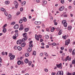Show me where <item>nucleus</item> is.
Instances as JSON below:
<instances>
[{"label":"nucleus","instance_id":"nucleus-1","mask_svg":"<svg viewBox=\"0 0 75 75\" xmlns=\"http://www.w3.org/2000/svg\"><path fill=\"white\" fill-rule=\"evenodd\" d=\"M29 46L30 47L28 49V52H31L32 51V48L31 47H33V41H30L29 42Z\"/></svg>","mask_w":75,"mask_h":75},{"label":"nucleus","instance_id":"nucleus-2","mask_svg":"<svg viewBox=\"0 0 75 75\" xmlns=\"http://www.w3.org/2000/svg\"><path fill=\"white\" fill-rule=\"evenodd\" d=\"M23 36L24 38L21 41L22 42H24L25 40H27V33H23Z\"/></svg>","mask_w":75,"mask_h":75},{"label":"nucleus","instance_id":"nucleus-3","mask_svg":"<svg viewBox=\"0 0 75 75\" xmlns=\"http://www.w3.org/2000/svg\"><path fill=\"white\" fill-rule=\"evenodd\" d=\"M62 24L64 25V27H67V25H68V24L67 23V21H66V20H63L62 21Z\"/></svg>","mask_w":75,"mask_h":75},{"label":"nucleus","instance_id":"nucleus-4","mask_svg":"<svg viewBox=\"0 0 75 75\" xmlns=\"http://www.w3.org/2000/svg\"><path fill=\"white\" fill-rule=\"evenodd\" d=\"M64 72L63 71H62V72L61 71H59L57 73V75H63Z\"/></svg>","mask_w":75,"mask_h":75},{"label":"nucleus","instance_id":"nucleus-5","mask_svg":"<svg viewBox=\"0 0 75 75\" xmlns=\"http://www.w3.org/2000/svg\"><path fill=\"white\" fill-rule=\"evenodd\" d=\"M18 36V33H16L15 34V35H13V38L14 40H16L17 39V37Z\"/></svg>","mask_w":75,"mask_h":75},{"label":"nucleus","instance_id":"nucleus-6","mask_svg":"<svg viewBox=\"0 0 75 75\" xmlns=\"http://www.w3.org/2000/svg\"><path fill=\"white\" fill-rule=\"evenodd\" d=\"M14 4L15 5V8H18V2H17L16 1H14Z\"/></svg>","mask_w":75,"mask_h":75},{"label":"nucleus","instance_id":"nucleus-7","mask_svg":"<svg viewBox=\"0 0 75 75\" xmlns=\"http://www.w3.org/2000/svg\"><path fill=\"white\" fill-rule=\"evenodd\" d=\"M56 67H57L58 68H60V69H62V64L61 63H60L59 64H57L56 65Z\"/></svg>","mask_w":75,"mask_h":75},{"label":"nucleus","instance_id":"nucleus-8","mask_svg":"<svg viewBox=\"0 0 75 75\" xmlns=\"http://www.w3.org/2000/svg\"><path fill=\"white\" fill-rule=\"evenodd\" d=\"M19 27V26H18V25L16 24L14 26L13 28L14 29L17 30V29H18V28Z\"/></svg>","mask_w":75,"mask_h":75},{"label":"nucleus","instance_id":"nucleus-9","mask_svg":"<svg viewBox=\"0 0 75 75\" xmlns=\"http://www.w3.org/2000/svg\"><path fill=\"white\" fill-rule=\"evenodd\" d=\"M21 42H22V41L21 40H18L17 42V44H21Z\"/></svg>","mask_w":75,"mask_h":75},{"label":"nucleus","instance_id":"nucleus-10","mask_svg":"<svg viewBox=\"0 0 75 75\" xmlns=\"http://www.w3.org/2000/svg\"><path fill=\"white\" fill-rule=\"evenodd\" d=\"M35 39H36L37 41H39V37L38 36V35H37V34H36L35 35Z\"/></svg>","mask_w":75,"mask_h":75},{"label":"nucleus","instance_id":"nucleus-11","mask_svg":"<svg viewBox=\"0 0 75 75\" xmlns=\"http://www.w3.org/2000/svg\"><path fill=\"white\" fill-rule=\"evenodd\" d=\"M14 58H15V56L14 55H12L10 57V59L11 60H13V59H14Z\"/></svg>","mask_w":75,"mask_h":75},{"label":"nucleus","instance_id":"nucleus-12","mask_svg":"<svg viewBox=\"0 0 75 75\" xmlns=\"http://www.w3.org/2000/svg\"><path fill=\"white\" fill-rule=\"evenodd\" d=\"M29 28H25L24 29L25 32H28L29 30Z\"/></svg>","mask_w":75,"mask_h":75},{"label":"nucleus","instance_id":"nucleus-13","mask_svg":"<svg viewBox=\"0 0 75 75\" xmlns=\"http://www.w3.org/2000/svg\"><path fill=\"white\" fill-rule=\"evenodd\" d=\"M64 9V7L62 6L59 9V11H62Z\"/></svg>","mask_w":75,"mask_h":75},{"label":"nucleus","instance_id":"nucleus-14","mask_svg":"<svg viewBox=\"0 0 75 75\" xmlns=\"http://www.w3.org/2000/svg\"><path fill=\"white\" fill-rule=\"evenodd\" d=\"M3 28V30H2V32H3V33H6V32H7V30L6 28Z\"/></svg>","mask_w":75,"mask_h":75},{"label":"nucleus","instance_id":"nucleus-15","mask_svg":"<svg viewBox=\"0 0 75 75\" xmlns=\"http://www.w3.org/2000/svg\"><path fill=\"white\" fill-rule=\"evenodd\" d=\"M67 29L68 30H71L72 29V26H69L68 27Z\"/></svg>","mask_w":75,"mask_h":75},{"label":"nucleus","instance_id":"nucleus-16","mask_svg":"<svg viewBox=\"0 0 75 75\" xmlns=\"http://www.w3.org/2000/svg\"><path fill=\"white\" fill-rule=\"evenodd\" d=\"M62 29H61L59 30V31L58 33V35H61V34H62Z\"/></svg>","mask_w":75,"mask_h":75},{"label":"nucleus","instance_id":"nucleus-17","mask_svg":"<svg viewBox=\"0 0 75 75\" xmlns=\"http://www.w3.org/2000/svg\"><path fill=\"white\" fill-rule=\"evenodd\" d=\"M17 49L18 51H21L22 50V47H20V46H18L17 47Z\"/></svg>","mask_w":75,"mask_h":75},{"label":"nucleus","instance_id":"nucleus-18","mask_svg":"<svg viewBox=\"0 0 75 75\" xmlns=\"http://www.w3.org/2000/svg\"><path fill=\"white\" fill-rule=\"evenodd\" d=\"M39 24H41V22H37V21H35V24H36V25H38L39 24Z\"/></svg>","mask_w":75,"mask_h":75},{"label":"nucleus","instance_id":"nucleus-19","mask_svg":"<svg viewBox=\"0 0 75 75\" xmlns=\"http://www.w3.org/2000/svg\"><path fill=\"white\" fill-rule=\"evenodd\" d=\"M69 44V42H68L67 40H66L65 41V45H68Z\"/></svg>","mask_w":75,"mask_h":75},{"label":"nucleus","instance_id":"nucleus-20","mask_svg":"<svg viewBox=\"0 0 75 75\" xmlns=\"http://www.w3.org/2000/svg\"><path fill=\"white\" fill-rule=\"evenodd\" d=\"M44 55H45V57H47L48 56V53H47V52H44Z\"/></svg>","mask_w":75,"mask_h":75},{"label":"nucleus","instance_id":"nucleus-21","mask_svg":"<svg viewBox=\"0 0 75 75\" xmlns=\"http://www.w3.org/2000/svg\"><path fill=\"white\" fill-rule=\"evenodd\" d=\"M54 30H55V28L54 27H53L51 29L50 31L51 32H54Z\"/></svg>","mask_w":75,"mask_h":75},{"label":"nucleus","instance_id":"nucleus-22","mask_svg":"<svg viewBox=\"0 0 75 75\" xmlns=\"http://www.w3.org/2000/svg\"><path fill=\"white\" fill-rule=\"evenodd\" d=\"M25 4H26V2L25 1H23L21 3L22 6H23V5H25Z\"/></svg>","mask_w":75,"mask_h":75},{"label":"nucleus","instance_id":"nucleus-23","mask_svg":"<svg viewBox=\"0 0 75 75\" xmlns=\"http://www.w3.org/2000/svg\"><path fill=\"white\" fill-rule=\"evenodd\" d=\"M1 11H3V12H5V11H6L5 9H4L3 8H1Z\"/></svg>","mask_w":75,"mask_h":75},{"label":"nucleus","instance_id":"nucleus-24","mask_svg":"<svg viewBox=\"0 0 75 75\" xmlns=\"http://www.w3.org/2000/svg\"><path fill=\"white\" fill-rule=\"evenodd\" d=\"M7 26V24H5L2 27V28H6Z\"/></svg>","mask_w":75,"mask_h":75},{"label":"nucleus","instance_id":"nucleus-25","mask_svg":"<svg viewBox=\"0 0 75 75\" xmlns=\"http://www.w3.org/2000/svg\"><path fill=\"white\" fill-rule=\"evenodd\" d=\"M66 74L67 75H72V73H71L69 72H67L66 73Z\"/></svg>","mask_w":75,"mask_h":75},{"label":"nucleus","instance_id":"nucleus-26","mask_svg":"<svg viewBox=\"0 0 75 75\" xmlns=\"http://www.w3.org/2000/svg\"><path fill=\"white\" fill-rule=\"evenodd\" d=\"M25 63L27 64V63H28V59H26L25 60Z\"/></svg>","mask_w":75,"mask_h":75},{"label":"nucleus","instance_id":"nucleus-27","mask_svg":"<svg viewBox=\"0 0 75 75\" xmlns=\"http://www.w3.org/2000/svg\"><path fill=\"white\" fill-rule=\"evenodd\" d=\"M25 57H28V56H29V53H27L25 54Z\"/></svg>","mask_w":75,"mask_h":75},{"label":"nucleus","instance_id":"nucleus-28","mask_svg":"<svg viewBox=\"0 0 75 75\" xmlns=\"http://www.w3.org/2000/svg\"><path fill=\"white\" fill-rule=\"evenodd\" d=\"M23 21H24L25 22V21H27V18H23Z\"/></svg>","mask_w":75,"mask_h":75},{"label":"nucleus","instance_id":"nucleus-29","mask_svg":"<svg viewBox=\"0 0 75 75\" xmlns=\"http://www.w3.org/2000/svg\"><path fill=\"white\" fill-rule=\"evenodd\" d=\"M23 19H21L20 21H19V23L20 24H21L23 23Z\"/></svg>","mask_w":75,"mask_h":75},{"label":"nucleus","instance_id":"nucleus-30","mask_svg":"<svg viewBox=\"0 0 75 75\" xmlns=\"http://www.w3.org/2000/svg\"><path fill=\"white\" fill-rule=\"evenodd\" d=\"M9 18H10V19H11V15L10 14L9 15L8 17V19H9Z\"/></svg>","mask_w":75,"mask_h":75},{"label":"nucleus","instance_id":"nucleus-31","mask_svg":"<svg viewBox=\"0 0 75 75\" xmlns=\"http://www.w3.org/2000/svg\"><path fill=\"white\" fill-rule=\"evenodd\" d=\"M10 2L8 1H7L5 2V4H6L7 5L9 4Z\"/></svg>","mask_w":75,"mask_h":75},{"label":"nucleus","instance_id":"nucleus-32","mask_svg":"<svg viewBox=\"0 0 75 75\" xmlns=\"http://www.w3.org/2000/svg\"><path fill=\"white\" fill-rule=\"evenodd\" d=\"M45 38L46 39H47V40H48L49 38V36L48 35H46L45 36Z\"/></svg>","mask_w":75,"mask_h":75},{"label":"nucleus","instance_id":"nucleus-33","mask_svg":"<svg viewBox=\"0 0 75 75\" xmlns=\"http://www.w3.org/2000/svg\"><path fill=\"white\" fill-rule=\"evenodd\" d=\"M32 55H36V52L35 51H34L33 52V54H32Z\"/></svg>","mask_w":75,"mask_h":75},{"label":"nucleus","instance_id":"nucleus-34","mask_svg":"<svg viewBox=\"0 0 75 75\" xmlns=\"http://www.w3.org/2000/svg\"><path fill=\"white\" fill-rule=\"evenodd\" d=\"M21 61H18L17 62V64L18 65H20V64H21Z\"/></svg>","mask_w":75,"mask_h":75},{"label":"nucleus","instance_id":"nucleus-35","mask_svg":"<svg viewBox=\"0 0 75 75\" xmlns=\"http://www.w3.org/2000/svg\"><path fill=\"white\" fill-rule=\"evenodd\" d=\"M46 30L48 32H50V29L48 28H47L46 29Z\"/></svg>","mask_w":75,"mask_h":75},{"label":"nucleus","instance_id":"nucleus-36","mask_svg":"<svg viewBox=\"0 0 75 75\" xmlns=\"http://www.w3.org/2000/svg\"><path fill=\"white\" fill-rule=\"evenodd\" d=\"M75 50H74L73 51V52L72 53V55H75Z\"/></svg>","mask_w":75,"mask_h":75},{"label":"nucleus","instance_id":"nucleus-37","mask_svg":"<svg viewBox=\"0 0 75 75\" xmlns=\"http://www.w3.org/2000/svg\"><path fill=\"white\" fill-rule=\"evenodd\" d=\"M25 45V44L24 43H22L21 44V46L22 47H24Z\"/></svg>","mask_w":75,"mask_h":75},{"label":"nucleus","instance_id":"nucleus-38","mask_svg":"<svg viewBox=\"0 0 75 75\" xmlns=\"http://www.w3.org/2000/svg\"><path fill=\"white\" fill-rule=\"evenodd\" d=\"M8 13H7V12L6 11H5L4 12V14L5 15V16H8Z\"/></svg>","mask_w":75,"mask_h":75},{"label":"nucleus","instance_id":"nucleus-39","mask_svg":"<svg viewBox=\"0 0 75 75\" xmlns=\"http://www.w3.org/2000/svg\"><path fill=\"white\" fill-rule=\"evenodd\" d=\"M44 70L45 71V72H48V69H45Z\"/></svg>","mask_w":75,"mask_h":75},{"label":"nucleus","instance_id":"nucleus-40","mask_svg":"<svg viewBox=\"0 0 75 75\" xmlns=\"http://www.w3.org/2000/svg\"><path fill=\"white\" fill-rule=\"evenodd\" d=\"M62 38L64 39V40H66V39H67V36H66V35H65L64 36H63Z\"/></svg>","mask_w":75,"mask_h":75},{"label":"nucleus","instance_id":"nucleus-41","mask_svg":"<svg viewBox=\"0 0 75 75\" xmlns=\"http://www.w3.org/2000/svg\"><path fill=\"white\" fill-rule=\"evenodd\" d=\"M15 24H16V22H13L11 23V25H14Z\"/></svg>","mask_w":75,"mask_h":75},{"label":"nucleus","instance_id":"nucleus-42","mask_svg":"<svg viewBox=\"0 0 75 75\" xmlns=\"http://www.w3.org/2000/svg\"><path fill=\"white\" fill-rule=\"evenodd\" d=\"M14 49L17 50V45L15 46L14 47Z\"/></svg>","mask_w":75,"mask_h":75},{"label":"nucleus","instance_id":"nucleus-43","mask_svg":"<svg viewBox=\"0 0 75 75\" xmlns=\"http://www.w3.org/2000/svg\"><path fill=\"white\" fill-rule=\"evenodd\" d=\"M31 63H32V62L31 61L28 62L29 66H31Z\"/></svg>","mask_w":75,"mask_h":75},{"label":"nucleus","instance_id":"nucleus-44","mask_svg":"<svg viewBox=\"0 0 75 75\" xmlns=\"http://www.w3.org/2000/svg\"><path fill=\"white\" fill-rule=\"evenodd\" d=\"M72 51V49H70L69 50V52L70 53H71V52Z\"/></svg>","mask_w":75,"mask_h":75},{"label":"nucleus","instance_id":"nucleus-45","mask_svg":"<svg viewBox=\"0 0 75 75\" xmlns=\"http://www.w3.org/2000/svg\"><path fill=\"white\" fill-rule=\"evenodd\" d=\"M72 64H75V59L72 62Z\"/></svg>","mask_w":75,"mask_h":75},{"label":"nucleus","instance_id":"nucleus-46","mask_svg":"<svg viewBox=\"0 0 75 75\" xmlns=\"http://www.w3.org/2000/svg\"><path fill=\"white\" fill-rule=\"evenodd\" d=\"M24 29V28H19V30H23Z\"/></svg>","mask_w":75,"mask_h":75},{"label":"nucleus","instance_id":"nucleus-47","mask_svg":"<svg viewBox=\"0 0 75 75\" xmlns=\"http://www.w3.org/2000/svg\"><path fill=\"white\" fill-rule=\"evenodd\" d=\"M61 2L62 4H64V0H61Z\"/></svg>","mask_w":75,"mask_h":75},{"label":"nucleus","instance_id":"nucleus-48","mask_svg":"<svg viewBox=\"0 0 75 75\" xmlns=\"http://www.w3.org/2000/svg\"><path fill=\"white\" fill-rule=\"evenodd\" d=\"M20 14V11L17 12L16 14L17 16H18L19 14Z\"/></svg>","mask_w":75,"mask_h":75},{"label":"nucleus","instance_id":"nucleus-49","mask_svg":"<svg viewBox=\"0 0 75 75\" xmlns=\"http://www.w3.org/2000/svg\"><path fill=\"white\" fill-rule=\"evenodd\" d=\"M23 7L21 8L20 9V11H23Z\"/></svg>","mask_w":75,"mask_h":75},{"label":"nucleus","instance_id":"nucleus-50","mask_svg":"<svg viewBox=\"0 0 75 75\" xmlns=\"http://www.w3.org/2000/svg\"><path fill=\"white\" fill-rule=\"evenodd\" d=\"M52 45H53V46H55V45H57V44H56V43H53L52 44Z\"/></svg>","mask_w":75,"mask_h":75},{"label":"nucleus","instance_id":"nucleus-51","mask_svg":"<svg viewBox=\"0 0 75 75\" xmlns=\"http://www.w3.org/2000/svg\"><path fill=\"white\" fill-rule=\"evenodd\" d=\"M42 26L43 28H45V25H44V24H42Z\"/></svg>","mask_w":75,"mask_h":75},{"label":"nucleus","instance_id":"nucleus-52","mask_svg":"<svg viewBox=\"0 0 75 75\" xmlns=\"http://www.w3.org/2000/svg\"><path fill=\"white\" fill-rule=\"evenodd\" d=\"M64 17H68V15L67 14H64Z\"/></svg>","mask_w":75,"mask_h":75},{"label":"nucleus","instance_id":"nucleus-53","mask_svg":"<svg viewBox=\"0 0 75 75\" xmlns=\"http://www.w3.org/2000/svg\"><path fill=\"white\" fill-rule=\"evenodd\" d=\"M47 3V1H44L43 2V4H46Z\"/></svg>","mask_w":75,"mask_h":75},{"label":"nucleus","instance_id":"nucleus-54","mask_svg":"<svg viewBox=\"0 0 75 75\" xmlns=\"http://www.w3.org/2000/svg\"><path fill=\"white\" fill-rule=\"evenodd\" d=\"M2 62V59L1 57H0V63H1Z\"/></svg>","mask_w":75,"mask_h":75},{"label":"nucleus","instance_id":"nucleus-55","mask_svg":"<svg viewBox=\"0 0 75 75\" xmlns=\"http://www.w3.org/2000/svg\"><path fill=\"white\" fill-rule=\"evenodd\" d=\"M20 28H23V24H20Z\"/></svg>","mask_w":75,"mask_h":75},{"label":"nucleus","instance_id":"nucleus-56","mask_svg":"<svg viewBox=\"0 0 75 75\" xmlns=\"http://www.w3.org/2000/svg\"><path fill=\"white\" fill-rule=\"evenodd\" d=\"M57 24H58V23L57 22H55L54 23V25H57Z\"/></svg>","mask_w":75,"mask_h":75},{"label":"nucleus","instance_id":"nucleus-57","mask_svg":"<svg viewBox=\"0 0 75 75\" xmlns=\"http://www.w3.org/2000/svg\"><path fill=\"white\" fill-rule=\"evenodd\" d=\"M38 36L40 38H41V37H42V35H38Z\"/></svg>","mask_w":75,"mask_h":75},{"label":"nucleus","instance_id":"nucleus-58","mask_svg":"<svg viewBox=\"0 0 75 75\" xmlns=\"http://www.w3.org/2000/svg\"><path fill=\"white\" fill-rule=\"evenodd\" d=\"M2 55H5V53H4V52H2Z\"/></svg>","mask_w":75,"mask_h":75},{"label":"nucleus","instance_id":"nucleus-59","mask_svg":"<svg viewBox=\"0 0 75 75\" xmlns=\"http://www.w3.org/2000/svg\"><path fill=\"white\" fill-rule=\"evenodd\" d=\"M60 49H61L62 50H64V47H61L60 48Z\"/></svg>","mask_w":75,"mask_h":75},{"label":"nucleus","instance_id":"nucleus-60","mask_svg":"<svg viewBox=\"0 0 75 75\" xmlns=\"http://www.w3.org/2000/svg\"><path fill=\"white\" fill-rule=\"evenodd\" d=\"M52 75H55L56 74V73H52Z\"/></svg>","mask_w":75,"mask_h":75},{"label":"nucleus","instance_id":"nucleus-61","mask_svg":"<svg viewBox=\"0 0 75 75\" xmlns=\"http://www.w3.org/2000/svg\"><path fill=\"white\" fill-rule=\"evenodd\" d=\"M43 41V39H41L40 40V42H42Z\"/></svg>","mask_w":75,"mask_h":75},{"label":"nucleus","instance_id":"nucleus-62","mask_svg":"<svg viewBox=\"0 0 75 75\" xmlns=\"http://www.w3.org/2000/svg\"><path fill=\"white\" fill-rule=\"evenodd\" d=\"M40 57H42V53H40Z\"/></svg>","mask_w":75,"mask_h":75},{"label":"nucleus","instance_id":"nucleus-63","mask_svg":"<svg viewBox=\"0 0 75 75\" xmlns=\"http://www.w3.org/2000/svg\"><path fill=\"white\" fill-rule=\"evenodd\" d=\"M64 61H68V59H67V58H66L65 59H64Z\"/></svg>","mask_w":75,"mask_h":75},{"label":"nucleus","instance_id":"nucleus-64","mask_svg":"<svg viewBox=\"0 0 75 75\" xmlns=\"http://www.w3.org/2000/svg\"><path fill=\"white\" fill-rule=\"evenodd\" d=\"M72 75H75V72H74L72 74Z\"/></svg>","mask_w":75,"mask_h":75}]
</instances>
